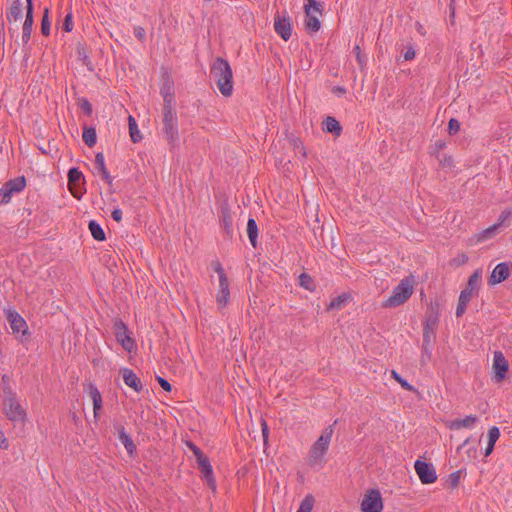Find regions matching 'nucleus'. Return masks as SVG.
I'll return each instance as SVG.
<instances>
[{"instance_id":"nucleus-1","label":"nucleus","mask_w":512,"mask_h":512,"mask_svg":"<svg viewBox=\"0 0 512 512\" xmlns=\"http://www.w3.org/2000/svg\"><path fill=\"white\" fill-rule=\"evenodd\" d=\"M210 74L220 93L225 97L231 96L233 93V72L229 62L222 57H217L211 64Z\"/></svg>"},{"instance_id":"nucleus-2","label":"nucleus","mask_w":512,"mask_h":512,"mask_svg":"<svg viewBox=\"0 0 512 512\" xmlns=\"http://www.w3.org/2000/svg\"><path fill=\"white\" fill-rule=\"evenodd\" d=\"M333 426L326 427L320 437L312 444L309 450L308 464L311 467L322 468L324 466V456L328 451L332 436Z\"/></svg>"},{"instance_id":"nucleus-3","label":"nucleus","mask_w":512,"mask_h":512,"mask_svg":"<svg viewBox=\"0 0 512 512\" xmlns=\"http://www.w3.org/2000/svg\"><path fill=\"white\" fill-rule=\"evenodd\" d=\"M413 282L410 278L402 279L393 289L391 295L384 300L382 307L395 308L404 304L413 294Z\"/></svg>"},{"instance_id":"nucleus-4","label":"nucleus","mask_w":512,"mask_h":512,"mask_svg":"<svg viewBox=\"0 0 512 512\" xmlns=\"http://www.w3.org/2000/svg\"><path fill=\"white\" fill-rule=\"evenodd\" d=\"M196 462L201 473V479L213 492H216L217 484L209 457L203 452L196 457Z\"/></svg>"},{"instance_id":"nucleus-5","label":"nucleus","mask_w":512,"mask_h":512,"mask_svg":"<svg viewBox=\"0 0 512 512\" xmlns=\"http://www.w3.org/2000/svg\"><path fill=\"white\" fill-rule=\"evenodd\" d=\"M3 410L7 418L13 422H24L26 419V411L18 402L16 395L4 398Z\"/></svg>"},{"instance_id":"nucleus-6","label":"nucleus","mask_w":512,"mask_h":512,"mask_svg":"<svg viewBox=\"0 0 512 512\" xmlns=\"http://www.w3.org/2000/svg\"><path fill=\"white\" fill-rule=\"evenodd\" d=\"M113 331L117 341L125 351L132 352L136 348V343L130 337L127 325L120 318L114 320Z\"/></svg>"},{"instance_id":"nucleus-7","label":"nucleus","mask_w":512,"mask_h":512,"mask_svg":"<svg viewBox=\"0 0 512 512\" xmlns=\"http://www.w3.org/2000/svg\"><path fill=\"white\" fill-rule=\"evenodd\" d=\"M25 186L26 179L24 176L8 180L0 189V204L9 203L12 196L16 193H20Z\"/></svg>"},{"instance_id":"nucleus-8","label":"nucleus","mask_w":512,"mask_h":512,"mask_svg":"<svg viewBox=\"0 0 512 512\" xmlns=\"http://www.w3.org/2000/svg\"><path fill=\"white\" fill-rule=\"evenodd\" d=\"M322 4L317 2L316 0H307L305 4V25L306 28L311 32H318L321 28V23L317 16L313 15L312 12H316L318 14L322 13Z\"/></svg>"},{"instance_id":"nucleus-9","label":"nucleus","mask_w":512,"mask_h":512,"mask_svg":"<svg viewBox=\"0 0 512 512\" xmlns=\"http://www.w3.org/2000/svg\"><path fill=\"white\" fill-rule=\"evenodd\" d=\"M361 510L362 512H382L383 501L379 490L370 489L364 494Z\"/></svg>"},{"instance_id":"nucleus-10","label":"nucleus","mask_w":512,"mask_h":512,"mask_svg":"<svg viewBox=\"0 0 512 512\" xmlns=\"http://www.w3.org/2000/svg\"><path fill=\"white\" fill-rule=\"evenodd\" d=\"M163 124L166 139L170 144H174L178 140V125L176 113L173 110H163Z\"/></svg>"},{"instance_id":"nucleus-11","label":"nucleus","mask_w":512,"mask_h":512,"mask_svg":"<svg viewBox=\"0 0 512 512\" xmlns=\"http://www.w3.org/2000/svg\"><path fill=\"white\" fill-rule=\"evenodd\" d=\"M415 471L423 484H432L437 480V474L431 463L416 460L414 463Z\"/></svg>"},{"instance_id":"nucleus-12","label":"nucleus","mask_w":512,"mask_h":512,"mask_svg":"<svg viewBox=\"0 0 512 512\" xmlns=\"http://www.w3.org/2000/svg\"><path fill=\"white\" fill-rule=\"evenodd\" d=\"M492 368L495 381L498 383L503 381L509 370V363L501 351L494 352Z\"/></svg>"},{"instance_id":"nucleus-13","label":"nucleus","mask_w":512,"mask_h":512,"mask_svg":"<svg viewBox=\"0 0 512 512\" xmlns=\"http://www.w3.org/2000/svg\"><path fill=\"white\" fill-rule=\"evenodd\" d=\"M274 29L284 41H288L292 35L290 17L288 15L276 14L274 18Z\"/></svg>"},{"instance_id":"nucleus-14","label":"nucleus","mask_w":512,"mask_h":512,"mask_svg":"<svg viewBox=\"0 0 512 512\" xmlns=\"http://www.w3.org/2000/svg\"><path fill=\"white\" fill-rule=\"evenodd\" d=\"M482 270H475L468 278L466 287L461 291L459 296L465 294L466 301L470 302L472 296L477 294L481 285Z\"/></svg>"},{"instance_id":"nucleus-15","label":"nucleus","mask_w":512,"mask_h":512,"mask_svg":"<svg viewBox=\"0 0 512 512\" xmlns=\"http://www.w3.org/2000/svg\"><path fill=\"white\" fill-rule=\"evenodd\" d=\"M6 318L10 324L13 334L25 335L28 330V326L24 318L15 310H7Z\"/></svg>"},{"instance_id":"nucleus-16","label":"nucleus","mask_w":512,"mask_h":512,"mask_svg":"<svg viewBox=\"0 0 512 512\" xmlns=\"http://www.w3.org/2000/svg\"><path fill=\"white\" fill-rule=\"evenodd\" d=\"M512 269V264L508 262H501L493 269L488 283L489 285L499 284L509 278Z\"/></svg>"},{"instance_id":"nucleus-17","label":"nucleus","mask_w":512,"mask_h":512,"mask_svg":"<svg viewBox=\"0 0 512 512\" xmlns=\"http://www.w3.org/2000/svg\"><path fill=\"white\" fill-rule=\"evenodd\" d=\"M173 86H174L173 80L169 76H167L160 88V93H161V95L163 97V101H164L163 110H173V102H174Z\"/></svg>"},{"instance_id":"nucleus-18","label":"nucleus","mask_w":512,"mask_h":512,"mask_svg":"<svg viewBox=\"0 0 512 512\" xmlns=\"http://www.w3.org/2000/svg\"><path fill=\"white\" fill-rule=\"evenodd\" d=\"M120 374L123 377L124 383L132 388L135 392L139 393L143 390V385L140 378L134 373L132 369L122 368Z\"/></svg>"},{"instance_id":"nucleus-19","label":"nucleus","mask_w":512,"mask_h":512,"mask_svg":"<svg viewBox=\"0 0 512 512\" xmlns=\"http://www.w3.org/2000/svg\"><path fill=\"white\" fill-rule=\"evenodd\" d=\"M26 9V17L22 27V42L24 45H26L31 38L32 27L34 23L33 2L29 1V3H27Z\"/></svg>"},{"instance_id":"nucleus-20","label":"nucleus","mask_w":512,"mask_h":512,"mask_svg":"<svg viewBox=\"0 0 512 512\" xmlns=\"http://www.w3.org/2000/svg\"><path fill=\"white\" fill-rule=\"evenodd\" d=\"M94 169L97 174L101 176V178L109 185L112 184L113 178L111 177L109 171L105 165V157L102 152H98L95 155L94 160Z\"/></svg>"},{"instance_id":"nucleus-21","label":"nucleus","mask_w":512,"mask_h":512,"mask_svg":"<svg viewBox=\"0 0 512 512\" xmlns=\"http://www.w3.org/2000/svg\"><path fill=\"white\" fill-rule=\"evenodd\" d=\"M114 427L118 433V439L125 447L127 453L129 455H133L136 451V445L134 444L131 436L126 432L125 427L121 424H115Z\"/></svg>"},{"instance_id":"nucleus-22","label":"nucleus","mask_w":512,"mask_h":512,"mask_svg":"<svg viewBox=\"0 0 512 512\" xmlns=\"http://www.w3.org/2000/svg\"><path fill=\"white\" fill-rule=\"evenodd\" d=\"M230 299V289H229V279L223 278L219 281V289L216 295V302L219 308H224L229 303Z\"/></svg>"},{"instance_id":"nucleus-23","label":"nucleus","mask_w":512,"mask_h":512,"mask_svg":"<svg viewBox=\"0 0 512 512\" xmlns=\"http://www.w3.org/2000/svg\"><path fill=\"white\" fill-rule=\"evenodd\" d=\"M220 223L227 237L233 236V218L228 207L221 208Z\"/></svg>"},{"instance_id":"nucleus-24","label":"nucleus","mask_w":512,"mask_h":512,"mask_svg":"<svg viewBox=\"0 0 512 512\" xmlns=\"http://www.w3.org/2000/svg\"><path fill=\"white\" fill-rule=\"evenodd\" d=\"M478 422L476 415H468L463 419H455L448 425L450 430H459L461 428H472Z\"/></svg>"},{"instance_id":"nucleus-25","label":"nucleus","mask_w":512,"mask_h":512,"mask_svg":"<svg viewBox=\"0 0 512 512\" xmlns=\"http://www.w3.org/2000/svg\"><path fill=\"white\" fill-rule=\"evenodd\" d=\"M89 395L93 401L94 417L97 419L102 409V397L98 388L93 384L89 386Z\"/></svg>"},{"instance_id":"nucleus-26","label":"nucleus","mask_w":512,"mask_h":512,"mask_svg":"<svg viewBox=\"0 0 512 512\" xmlns=\"http://www.w3.org/2000/svg\"><path fill=\"white\" fill-rule=\"evenodd\" d=\"M438 310H439V303L431 302L428 307V311H427V314L425 317L424 326L435 328V326L438 323V317H439Z\"/></svg>"},{"instance_id":"nucleus-27","label":"nucleus","mask_w":512,"mask_h":512,"mask_svg":"<svg viewBox=\"0 0 512 512\" xmlns=\"http://www.w3.org/2000/svg\"><path fill=\"white\" fill-rule=\"evenodd\" d=\"M9 22L18 21L22 17V2L21 0H11L10 7L6 13Z\"/></svg>"},{"instance_id":"nucleus-28","label":"nucleus","mask_w":512,"mask_h":512,"mask_svg":"<svg viewBox=\"0 0 512 512\" xmlns=\"http://www.w3.org/2000/svg\"><path fill=\"white\" fill-rule=\"evenodd\" d=\"M499 437H500V430L498 427L493 426L488 430V442H487V446L484 451L485 457H488L489 455L492 454L494 447H495V443L498 441Z\"/></svg>"},{"instance_id":"nucleus-29","label":"nucleus","mask_w":512,"mask_h":512,"mask_svg":"<svg viewBox=\"0 0 512 512\" xmlns=\"http://www.w3.org/2000/svg\"><path fill=\"white\" fill-rule=\"evenodd\" d=\"M323 130L336 136H340L342 127L336 118L327 116L323 121Z\"/></svg>"},{"instance_id":"nucleus-30","label":"nucleus","mask_w":512,"mask_h":512,"mask_svg":"<svg viewBox=\"0 0 512 512\" xmlns=\"http://www.w3.org/2000/svg\"><path fill=\"white\" fill-rule=\"evenodd\" d=\"M82 139L88 147H93L97 142V133L94 127L84 125Z\"/></svg>"},{"instance_id":"nucleus-31","label":"nucleus","mask_w":512,"mask_h":512,"mask_svg":"<svg viewBox=\"0 0 512 512\" xmlns=\"http://www.w3.org/2000/svg\"><path fill=\"white\" fill-rule=\"evenodd\" d=\"M247 235L251 245L256 248L258 238V226L253 218H249L247 222Z\"/></svg>"},{"instance_id":"nucleus-32","label":"nucleus","mask_w":512,"mask_h":512,"mask_svg":"<svg viewBox=\"0 0 512 512\" xmlns=\"http://www.w3.org/2000/svg\"><path fill=\"white\" fill-rule=\"evenodd\" d=\"M89 231L92 237L96 241H104L106 239L105 232L103 228L97 223L95 220H91L88 224Z\"/></svg>"},{"instance_id":"nucleus-33","label":"nucleus","mask_w":512,"mask_h":512,"mask_svg":"<svg viewBox=\"0 0 512 512\" xmlns=\"http://www.w3.org/2000/svg\"><path fill=\"white\" fill-rule=\"evenodd\" d=\"M298 283L302 288L310 292H313L316 289L315 282L308 273H301L298 277Z\"/></svg>"},{"instance_id":"nucleus-34","label":"nucleus","mask_w":512,"mask_h":512,"mask_svg":"<svg viewBox=\"0 0 512 512\" xmlns=\"http://www.w3.org/2000/svg\"><path fill=\"white\" fill-rule=\"evenodd\" d=\"M128 122H129V133H130L131 141L133 143H137L142 139V135L140 134L136 120L134 119L133 116L130 115L128 117Z\"/></svg>"},{"instance_id":"nucleus-35","label":"nucleus","mask_w":512,"mask_h":512,"mask_svg":"<svg viewBox=\"0 0 512 512\" xmlns=\"http://www.w3.org/2000/svg\"><path fill=\"white\" fill-rule=\"evenodd\" d=\"M1 388L4 394V398H8L16 395L11 386V377L7 374H3L1 377Z\"/></svg>"},{"instance_id":"nucleus-36","label":"nucleus","mask_w":512,"mask_h":512,"mask_svg":"<svg viewBox=\"0 0 512 512\" xmlns=\"http://www.w3.org/2000/svg\"><path fill=\"white\" fill-rule=\"evenodd\" d=\"M348 295L343 293L341 295H338L334 299L331 300L329 305L327 306L328 310H340L344 307L346 302L348 301Z\"/></svg>"},{"instance_id":"nucleus-37","label":"nucleus","mask_w":512,"mask_h":512,"mask_svg":"<svg viewBox=\"0 0 512 512\" xmlns=\"http://www.w3.org/2000/svg\"><path fill=\"white\" fill-rule=\"evenodd\" d=\"M81 180H84L83 173L76 167H72L68 171V182L70 185H78Z\"/></svg>"},{"instance_id":"nucleus-38","label":"nucleus","mask_w":512,"mask_h":512,"mask_svg":"<svg viewBox=\"0 0 512 512\" xmlns=\"http://www.w3.org/2000/svg\"><path fill=\"white\" fill-rule=\"evenodd\" d=\"M315 503V499L311 494L305 496L301 501L300 507L297 512H311Z\"/></svg>"},{"instance_id":"nucleus-39","label":"nucleus","mask_w":512,"mask_h":512,"mask_svg":"<svg viewBox=\"0 0 512 512\" xmlns=\"http://www.w3.org/2000/svg\"><path fill=\"white\" fill-rule=\"evenodd\" d=\"M497 230H498V228L495 225H492V226L484 229L482 232H480L479 234L476 235L477 242L486 241V240L494 237Z\"/></svg>"},{"instance_id":"nucleus-40","label":"nucleus","mask_w":512,"mask_h":512,"mask_svg":"<svg viewBox=\"0 0 512 512\" xmlns=\"http://www.w3.org/2000/svg\"><path fill=\"white\" fill-rule=\"evenodd\" d=\"M391 376L401 385V387L407 391H416L415 387L411 385L407 380L401 377L395 370L391 371Z\"/></svg>"},{"instance_id":"nucleus-41","label":"nucleus","mask_w":512,"mask_h":512,"mask_svg":"<svg viewBox=\"0 0 512 512\" xmlns=\"http://www.w3.org/2000/svg\"><path fill=\"white\" fill-rule=\"evenodd\" d=\"M435 339V328L433 327H423V341L425 342V346L432 345V342Z\"/></svg>"},{"instance_id":"nucleus-42","label":"nucleus","mask_w":512,"mask_h":512,"mask_svg":"<svg viewBox=\"0 0 512 512\" xmlns=\"http://www.w3.org/2000/svg\"><path fill=\"white\" fill-rule=\"evenodd\" d=\"M48 13H49V10H48V8H46L44 10V14H43L42 21H41V33L44 36H48L50 34L51 23L49 21Z\"/></svg>"},{"instance_id":"nucleus-43","label":"nucleus","mask_w":512,"mask_h":512,"mask_svg":"<svg viewBox=\"0 0 512 512\" xmlns=\"http://www.w3.org/2000/svg\"><path fill=\"white\" fill-rule=\"evenodd\" d=\"M78 106L87 116L92 115V105L87 98H80L78 100Z\"/></svg>"},{"instance_id":"nucleus-44","label":"nucleus","mask_w":512,"mask_h":512,"mask_svg":"<svg viewBox=\"0 0 512 512\" xmlns=\"http://www.w3.org/2000/svg\"><path fill=\"white\" fill-rule=\"evenodd\" d=\"M468 303L469 302L466 301L465 294H463V296H459L458 305L456 308L457 317H461L465 313Z\"/></svg>"},{"instance_id":"nucleus-45","label":"nucleus","mask_w":512,"mask_h":512,"mask_svg":"<svg viewBox=\"0 0 512 512\" xmlns=\"http://www.w3.org/2000/svg\"><path fill=\"white\" fill-rule=\"evenodd\" d=\"M460 477H461V470H457V471L452 472V473L448 476L447 484H448L451 488H456V487L458 486V484H459Z\"/></svg>"},{"instance_id":"nucleus-46","label":"nucleus","mask_w":512,"mask_h":512,"mask_svg":"<svg viewBox=\"0 0 512 512\" xmlns=\"http://www.w3.org/2000/svg\"><path fill=\"white\" fill-rule=\"evenodd\" d=\"M512 218V210H504L498 217L497 222L494 224L497 228L501 227L505 221Z\"/></svg>"},{"instance_id":"nucleus-47","label":"nucleus","mask_w":512,"mask_h":512,"mask_svg":"<svg viewBox=\"0 0 512 512\" xmlns=\"http://www.w3.org/2000/svg\"><path fill=\"white\" fill-rule=\"evenodd\" d=\"M211 265L214 271L218 274L219 281H221L223 278H228L222 267V264L218 260L213 261Z\"/></svg>"},{"instance_id":"nucleus-48","label":"nucleus","mask_w":512,"mask_h":512,"mask_svg":"<svg viewBox=\"0 0 512 512\" xmlns=\"http://www.w3.org/2000/svg\"><path fill=\"white\" fill-rule=\"evenodd\" d=\"M460 130V123L457 119L451 118L448 122V133L450 135L456 134Z\"/></svg>"},{"instance_id":"nucleus-49","label":"nucleus","mask_w":512,"mask_h":512,"mask_svg":"<svg viewBox=\"0 0 512 512\" xmlns=\"http://www.w3.org/2000/svg\"><path fill=\"white\" fill-rule=\"evenodd\" d=\"M416 51L413 45H407L403 53V58L406 61H411L415 58Z\"/></svg>"},{"instance_id":"nucleus-50","label":"nucleus","mask_w":512,"mask_h":512,"mask_svg":"<svg viewBox=\"0 0 512 512\" xmlns=\"http://www.w3.org/2000/svg\"><path fill=\"white\" fill-rule=\"evenodd\" d=\"M353 51H354V53H355V55H356V58H357L358 63H359L361 66H362V65H364V64L366 63V60H367V59H366V56H365V55H363V54L361 53L360 46H359V45H356V46L354 47Z\"/></svg>"},{"instance_id":"nucleus-51","label":"nucleus","mask_w":512,"mask_h":512,"mask_svg":"<svg viewBox=\"0 0 512 512\" xmlns=\"http://www.w3.org/2000/svg\"><path fill=\"white\" fill-rule=\"evenodd\" d=\"M134 36L140 40L141 42L145 41L146 38V32L145 29L141 26H137L134 28Z\"/></svg>"},{"instance_id":"nucleus-52","label":"nucleus","mask_w":512,"mask_h":512,"mask_svg":"<svg viewBox=\"0 0 512 512\" xmlns=\"http://www.w3.org/2000/svg\"><path fill=\"white\" fill-rule=\"evenodd\" d=\"M438 159H439L440 166L443 168L452 167V165H453V159L449 155H444L443 158L439 157Z\"/></svg>"},{"instance_id":"nucleus-53","label":"nucleus","mask_w":512,"mask_h":512,"mask_svg":"<svg viewBox=\"0 0 512 512\" xmlns=\"http://www.w3.org/2000/svg\"><path fill=\"white\" fill-rule=\"evenodd\" d=\"M445 142L442 140H438L434 144V149L431 152L432 155H435L437 158H439V152L445 147Z\"/></svg>"},{"instance_id":"nucleus-54","label":"nucleus","mask_w":512,"mask_h":512,"mask_svg":"<svg viewBox=\"0 0 512 512\" xmlns=\"http://www.w3.org/2000/svg\"><path fill=\"white\" fill-rule=\"evenodd\" d=\"M157 381L164 391L170 392L172 390V385L166 379L159 376Z\"/></svg>"},{"instance_id":"nucleus-55","label":"nucleus","mask_w":512,"mask_h":512,"mask_svg":"<svg viewBox=\"0 0 512 512\" xmlns=\"http://www.w3.org/2000/svg\"><path fill=\"white\" fill-rule=\"evenodd\" d=\"M186 445L192 451V453L194 454L195 457H197L198 455L203 453V451L196 444H194L191 441H187Z\"/></svg>"},{"instance_id":"nucleus-56","label":"nucleus","mask_w":512,"mask_h":512,"mask_svg":"<svg viewBox=\"0 0 512 512\" xmlns=\"http://www.w3.org/2000/svg\"><path fill=\"white\" fill-rule=\"evenodd\" d=\"M63 28L66 32H70L72 30L73 24H72V15L71 14L66 15L64 23H63Z\"/></svg>"},{"instance_id":"nucleus-57","label":"nucleus","mask_w":512,"mask_h":512,"mask_svg":"<svg viewBox=\"0 0 512 512\" xmlns=\"http://www.w3.org/2000/svg\"><path fill=\"white\" fill-rule=\"evenodd\" d=\"M346 92H347V90L343 86H334L332 88V93L335 94L338 97H341V96L345 95Z\"/></svg>"},{"instance_id":"nucleus-58","label":"nucleus","mask_w":512,"mask_h":512,"mask_svg":"<svg viewBox=\"0 0 512 512\" xmlns=\"http://www.w3.org/2000/svg\"><path fill=\"white\" fill-rule=\"evenodd\" d=\"M261 430L264 442H267L269 436V428L265 420H263L261 423Z\"/></svg>"},{"instance_id":"nucleus-59","label":"nucleus","mask_w":512,"mask_h":512,"mask_svg":"<svg viewBox=\"0 0 512 512\" xmlns=\"http://www.w3.org/2000/svg\"><path fill=\"white\" fill-rule=\"evenodd\" d=\"M111 217L114 221L120 222L122 220V210L115 208L111 213Z\"/></svg>"},{"instance_id":"nucleus-60","label":"nucleus","mask_w":512,"mask_h":512,"mask_svg":"<svg viewBox=\"0 0 512 512\" xmlns=\"http://www.w3.org/2000/svg\"><path fill=\"white\" fill-rule=\"evenodd\" d=\"M0 448L7 449L8 448V441L6 437L4 436V433L0 430Z\"/></svg>"},{"instance_id":"nucleus-61","label":"nucleus","mask_w":512,"mask_h":512,"mask_svg":"<svg viewBox=\"0 0 512 512\" xmlns=\"http://www.w3.org/2000/svg\"><path fill=\"white\" fill-rule=\"evenodd\" d=\"M430 351H431V345L430 346H425V342L422 341V352H423V354H426V355L430 356Z\"/></svg>"},{"instance_id":"nucleus-62","label":"nucleus","mask_w":512,"mask_h":512,"mask_svg":"<svg viewBox=\"0 0 512 512\" xmlns=\"http://www.w3.org/2000/svg\"><path fill=\"white\" fill-rule=\"evenodd\" d=\"M469 441H470V438H467V439L463 442V444L461 445V447L466 446V445L469 443Z\"/></svg>"},{"instance_id":"nucleus-63","label":"nucleus","mask_w":512,"mask_h":512,"mask_svg":"<svg viewBox=\"0 0 512 512\" xmlns=\"http://www.w3.org/2000/svg\"><path fill=\"white\" fill-rule=\"evenodd\" d=\"M298 142L301 144V142H300L299 140H295V141H294V146H295V148H299Z\"/></svg>"},{"instance_id":"nucleus-64","label":"nucleus","mask_w":512,"mask_h":512,"mask_svg":"<svg viewBox=\"0 0 512 512\" xmlns=\"http://www.w3.org/2000/svg\"><path fill=\"white\" fill-rule=\"evenodd\" d=\"M78 55L84 56V58L87 59V55H84V53H81L80 51L78 52Z\"/></svg>"}]
</instances>
